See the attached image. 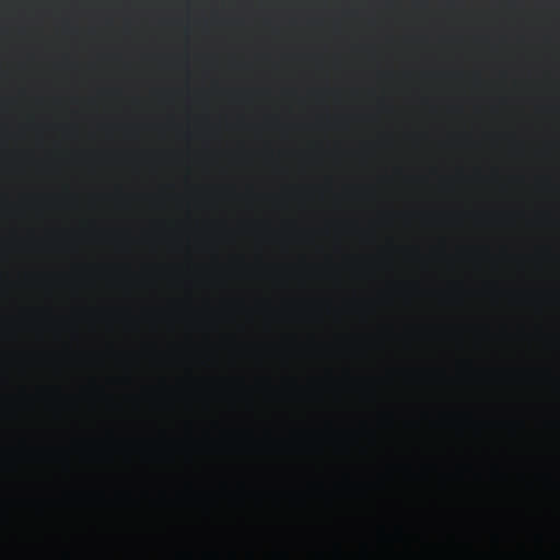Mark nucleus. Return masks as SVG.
<instances>
[{
  "instance_id": "0eeeda50",
  "label": "nucleus",
  "mask_w": 560,
  "mask_h": 560,
  "mask_svg": "<svg viewBox=\"0 0 560 560\" xmlns=\"http://www.w3.org/2000/svg\"><path fill=\"white\" fill-rule=\"evenodd\" d=\"M361 552H363V557L366 556V548H363V550H361Z\"/></svg>"
},
{
  "instance_id": "7ed1b4c3",
  "label": "nucleus",
  "mask_w": 560,
  "mask_h": 560,
  "mask_svg": "<svg viewBox=\"0 0 560 560\" xmlns=\"http://www.w3.org/2000/svg\"><path fill=\"white\" fill-rule=\"evenodd\" d=\"M278 557H279V559L285 560L287 559V552H279Z\"/></svg>"
},
{
  "instance_id": "20e7f679",
  "label": "nucleus",
  "mask_w": 560,
  "mask_h": 560,
  "mask_svg": "<svg viewBox=\"0 0 560 560\" xmlns=\"http://www.w3.org/2000/svg\"><path fill=\"white\" fill-rule=\"evenodd\" d=\"M322 559V552L319 551V548L316 549V560H320Z\"/></svg>"
},
{
  "instance_id": "39448f33",
  "label": "nucleus",
  "mask_w": 560,
  "mask_h": 560,
  "mask_svg": "<svg viewBox=\"0 0 560 560\" xmlns=\"http://www.w3.org/2000/svg\"><path fill=\"white\" fill-rule=\"evenodd\" d=\"M182 557H184V558H188V557H190V553H188V552H182Z\"/></svg>"
},
{
  "instance_id": "423d86ee",
  "label": "nucleus",
  "mask_w": 560,
  "mask_h": 560,
  "mask_svg": "<svg viewBox=\"0 0 560 560\" xmlns=\"http://www.w3.org/2000/svg\"><path fill=\"white\" fill-rule=\"evenodd\" d=\"M483 557H485V560H488V550H485Z\"/></svg>"
},
{
  "instance_id": "f03ea898",
  "label": "nucleus",
  "mask_w": 560,
  "mask_h": 560,
  "mask_svg": "<svg viewBox=\"0 0 560 560\" xmlns=\"http://www.w3.org/2000/svg\"><path fill=\"white\" fill-rule=\"evenodd\" d=\"M336 558L343 560L345 559V552L343 548H341V545H336L335 548Z\"/></svg>"
},
{
  "instance_id": "f257e3e1",
  "label": "nucleus",
  "mask_w": 560,
  "mask_h": 560,
  "mask_svg": "<svg viewBox=\"0 0 560 560\" xmlns=\"http://www.w3.org/2000/svg\"><path fill=\"white\" fill-rule=\"evenodd\" d=\"M468 553V546L464 541H455L447 551V560H465Z\"/></svg>"
}]
</instances>
